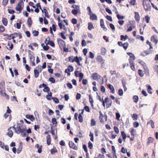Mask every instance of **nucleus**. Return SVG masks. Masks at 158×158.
Wrapping results in <instances>:
<instances>
[{
    "instance_id": "56",
    "label": "nucleus",
    "mask_w": 158,
    "mask_h": 158,
    "mask_svg": "<svg viewBox=\"0 0 158 158\" xmlns=\"http://www.w3.org/2000/svg\"><path fill=\"white\" fill-rule=\"evenodd\" d=\"M134 126L136 128L139 126V123L137 122H135L133 123Z\"/></svg>"
},
{
    "instance_id": "61",
    "label": "nucleus",
    "mask_w": 158,
    "mask_h": 158,
    "mask_svg": "<svg viewBox=\"0 0 158 158\" xmlns=\"http://www.w3.org/2000/svg\"><path fill=\"white\" fill-rule=\"evenodd\" d=\"M72 22L73 24H76L77 23V20L76 19H72Z\"/></svg>"
},
{
    "instance_id": "38",
    "label": "nucleus",
    "mask_w": 158,
    "mask_h": 158,
    "mask_svg": "<svg viewBox=\"0 0 158 158\" xmlns=\"http://www.w3.org/2000/svg\"><path fill=\"white\" fill-rule=\"evenodd\" d=\"M150 124L151 126L152 127V128H153L155 127V126L154 125V123L153 121L152 120H150V121L148 122V124Z\"/></svg>"
},
{
    "instance_id": "2",
    "label": "nucleus",
    "mask_w": 158,
    "mask_h": 158,
    "mask_svg": "<svg viewBox=\"0 0 158 158\" xmlns=\"http://www.w3.org/2000/svg\"><path fill=\"white\" fill-rule=\"evenodd\" d=\"M42 71L41 66H38L34 69V73L35 77L37 78L39 76V73Z\"/></svg>"
},
{
    "instance_id": "39",
    "label": "nucleus",
    "mask_w": 158,
    "mask_h": 158,
    "mask_svg": "<svg viewBox=\"0 0 158 158\" xmlns=\"http://www.w3.org/2000/svg\"><path fill=\"white\" fill-rule=\"evenodd\" d=\"M43 13H44V15L47 18H49V16L47 12V10H41Z\"/></svg>"
},
{
    "instance_id": "1",
    "label": "nucleus",
    "mask_w": 158,
    "mask_h": 158,
    "mask_svg": "<svg viewBox=\"0 0 158 158\" xmlns=\"http://www.w3.org/2000/svg\"><path fill=\"white\" fill-rule=\"evenodd\" d=\"M20 124H18L17 125L16 128H15L14 126L12 127V128L13 129L15 133L17 134H19L21 133V135L23 137H25L26 136V133L25 131H26V127L24 126V127L22 128V126H19Z\"/></svg>"
},
{
    "instance_id": "41",
    "label": "nucleus",
    "mask_w": 158,
    "mask_h": 158,
    "mask_svg": "<svg viewBox=\"0 0 158 158\" xmlns=\"http://www.w3.org/2000/svg\"><path fill=\"white\" fill-rule=\"evenodd\" d=\"M72 13L74 15H76L77 14H80V10H72Z\"/></svg>"
},
{
    "instance_id": "58",
    "label": "nucleus",
    "mask_w": 158,
    "mask_h": 158,
    "mask_svg": "<svg viewBox=\"0 0 158 158\" xmlns=\"http://www.w3.org/2000/svg\"><path fill=\"white\" fill-rule=\"evenodd\" d=\"M52 121L53 124H57L56 119L55 118H52Z\"/></svg>"
},
{
    "instance_id": "28",
    "label": "nucleus",
    "mask_w": 158,
    "mask_h": 158,
    "mask_svg": "<svg viewBox=\"0 0 158 158\" xmlns=\"http://www.w3.org/2000/svg\"><path fill=\"white\" fill-rule=\"evenodd\" d=\"M72 7L73 8V10H79L80 9L79 6H78L76 5H73L72 6Z\"/></svg>"
},
{
    "instance_id": "26",
    "label": "nucleus",
    "mask_w": 158,
    "mask_h": 158,
    "mask_svg": "<svg viewBox=\"0 0 158 158\" xmlns=\"http://www.w3.org/2000/svg\"><path fill=\"white\" fill-rule=\"evenodd\" d=\"M57 151L55 148H53L52 149L50 150V152L52 154H53L54 153L57 152Z\"/></svg>"
},
{
    "instance_id": "25",
    "label": "nucleus",
    "mask_w": 158,
    "mask_h": 158,
    "mask_svg": "<svg viewBox=\"0 0 158 158\" xmlns=\"http://www.w3.org/2000/svg\"><path fill=\"white\" fill-rule=\"evenodd\" d=\"M2 22L3 24V25L5 26H6L7 25V20L6 18H3L2 19Z\"/></svg>"
},
{
    "instance_id": "27",
    "label": "nucleus",
    "mask_w": 158,
    "mask_h": 158,
    "mask_svg": "<svg viewBox=\"0 0 158 158\" xmlns=\"http://www.w3.org/2000/svg\"><path fill=\"white\" fill-rule=\"evenodd\" d=\"M97 60L99 62H101L103 61V59L102 56H97Z\"/></svg>"
},
{
    "instance_id": "29",
    "label": "nucleus",
    "mask_w": 158,
    "mask_h": 158,
    "mask_svg": "<svg viewBox=\"0 0 158 158\" xmlns=\"http://www.w3.org/2000/svg\"><path fill=\"white\" fill-rule=\"evenodd\" d=\"M79 61V58L77 57V56H76L74 57L73 59V60H72V62H73L75 61V62H78V61Z\"/></svg>"
},
{
    "instance_id": "23",
    "label": "nucleus",
    "mask_w": 158,
    "mask_h": 158,
    "mask_svg": "<svg viewBox=\"0 0 158 158\" xmlns=\"http://www.w3.org/2000/svg\"><path fill=\"white\" fill-rule=\"evenodd\" d=\"M94 27L93 24L92 23H88V29L89 30H91L92 29L94 28Z\"/></svg>"
},
{
    "instance_id": "24",
    "label": "nucleus",
    "mask_w": 158,
    "mask_h": 158,
    "mask_svg": "<svg viewBox=\"0 0 158 158\" xmlns=\"http://www.w3.org/2000/svg\"><path fill=\"white\" fill-rule=\"evenodd\" d=\"M121 135L122 136L123 139L124 140V141L125 142L127 136L124 131H122L121 132Z\"/></svg>"
},
{
    "instance_id": "48",
    "label": "nucleus",
    "mask_w": 158,
    "mask_h": 158,
    "mask_svg": "<svg viewBox=\"0 0 158 158\" xmlns=\"http://www.w3.org/2000/svg\"><path fill=\"white\" fill-rule=\"evenodd\" d=\"M148 142H147V143L148 144H149L150 143H151L153 141V138L151 137H149L148 138Z\"/></svg>"
},
{
    "instance_id": "47",
    "label": "nucleus",
    "mask_w": 158,
    "mask_h": 158,
    "mask_svg": "<svg viewBox=\"0 0 158 158\" xmlns=\"http://www.w3.org/2000/svg\"><path fill=\"white\" fill-rule=\"evenodd\" d=\"M96 122L94 119H92L91 121V126H94L95 125Z\"/></svg>"
},
{
    "instance_id": "3",
    "label": "nucleus",
    "mask_w": 158,
    "mask_h": 158,
    "mask_svg": "<svg viewBox=\"0 0 158 158\" xmlns=\"http://www.w3.org/2000/svg\"><path fill=\"white\" fill-rule=\"evenodd\" d=\"M23 0H20L17 6L16 7V10H22L23 9Z\"/></svg>"
},
{
    "instance_id": "20",
    "label": "nucleus",
    "mask_w": 158,
    "mask_h": 158,
    "mask_svg": "<svg viewBox=\"0 0 158 158\" xmlns=\"http://www.w3.org/2000/svg\"><path fill=\"white\" fill-rule=\"evenodd\" d=\"M47 144L48 145H49L51 143V137L49 135H48L47 137Z\"/></svg>"
},
{
    "instance_id": "44",
    "label": "nucleus",
    "mask_w": 158,
    "mask_h": 158,
    "mask_svg": "<svg viewBox=\"0 0 158 158\" xmlns=\"http://www.w3.org/2000/svg\"><path fill=\"white\" fill-rule=\"evenodd\" d=\"M35 6H36V7H37V8H35V10H39L38 9L39 7L40 8V9L41 10H42L41 7V6H40V3H38L36 4Z\"/></svg>"
},
{
    "instance_id": "12",
    "label": "nucleus",
    "mask_w": 158,
    "mask_h": 158,
    "mask_svg": "<svg viewBox=\"0 0 158 158\" xmlns=\"http://www.w3.org/2000/svg\"><path fill=\"white\" fill-rule=\"evenodd\" d=\"M25 117L27 118L30 119L31 121H33L35 119V118L33 115L27 114L25 116Z\"/></svg>"
},
{
    "instance_id": "59",
    "label": "nucleus",
    "mask_w": 158,
    "mask_h": 158,
    "mask_svg": "<svg viewBox=\"0 0 158 158\" xmlns=\"http://www.w3.org/2000/svg\"><path fill=\"white\" fill-rule=\"evenodd\" d=\"M106 18L107 20L110 21H112V18L110 16L107 15L106 16Z\"/></svg>"
},
{
    "instance_id": "15",
    "label": "nucleus",
    "mask_w": 158,
    "mask_h": 158,
    "mask_svg": "<svg viewBox=\"0 0 158 158\" xmlns=\"http://www.w3.org/2000/svg\"><path fill=\"white\" fill-rule=\"evenodd\" d=\"M58 42L59 46H63V45H65V42L61 39H58L57 40Z\"/></svg>"
},
{
    "instance_id": "57",
    "label": "nucleus",
    "mask_w": 158,
    "mask_h": 158,
    "mask_svg": "<svg viewBox=\"0 0 158 158\" xmlns=\"http://www.w3.org/2000/svg\"><path fill=\"white\" fill-rule=\"evenodd\" d=\"M89 57L91 59H93L94 57V54L91 52H89Z\"/></svg>"
},
{
    "instance_id": "37",
    "label": "nucleus",
    "mask_w": 158,
    "mask_h": 158,
    "mask_svg": "<svg viewBox=\"0 0 158 158\" xmlns=\"http://www.w3.org/2000/svg\"><path fill=\"white\" fill-rule=\"evenodd\" d=\"M123 94V90L122 89H120L118 90V94L120 96H122Z\"/></svg>"
},
{
    "instance_id": "4",
    "label": "nucleus",
    "mask_w": 158,
    "mask_h": 158,
    "mask_svg": "<svg viewBox=\"0 0 158 158\" xmlns=\"http://www.w3.org/2000/svg\"><path fill=\"white\" fill-rule=\"evenodd\" d=\"M28 56L30 58V61L35 60V56H34V53L30 50H28Z\"/></svg>"
},
{
    "instance_id": "46",
    "label": "nucleus",
    "mask_w": 158,
    "mask_h": 158,
    "mask_svg": "<svg viewBox=\"0 0 158 158\" xmlns=\"http://www.w3.org/2000/svg\"><path fill=\"white\" fill-rule=\"evenodd\" d=\"M52 99L55 103H58L59 102V100L57 98L54 97Z\"/></svg>"
},
{
    "instance_id": "35",
    "label": "nucleus",
    "mask_w": 158,
    "mask_h": 158,
    "mask_svg": "<svg viewBox=\"0 0 158 158\" xmlns=\"http://www.w3.org/2000/svg\"><path fill=\"white\" fill-rule=\"evenodd\" d=\"M67 69L69 72H72L73 70V68L71 65H69Z\"/></svg>"
},
{
    "instance_id": "17",
    "label": "nucleus",
    "mask_w": 158,
    "mask_h": 158,
    "mask_svg": "<svg viewBox=\"0 0 158 158\" xmlns=\"http://www.w3.org/2000/svg\"><path fill=\"white\" fill-rule=\"evenodd\" d=\"M156 35H153L151 38V41L154 42L156 44L157 43L158 40L156 39Z\"/></svg>"
},
{
    "instance_id": "11",
    "label": "nucleus",
    "mask_w": 158,
    "mask_h": 158,
    "mask_svg": "<svg viewBox=\"0 0 158 158\" xmlns=\"http://www.w3.org/2000/svg\"><path fill=\"white\" fill-rule=\"evenodd\" d=\"M129 63L131 66V69L133 70H135V68L134 67V64L133 61L131 59H129Z\"/></svg>"
},
{
    "instance_id": "16",
    "label": "nucleus",
    "mask_w": 158,
    "mask_h": 158,
    "mask_svg": "<svg viewBox=\"0 0 158 158\" xmlns=\"http://www.w3.org/2000/svg\"><path fill=\"white\" fill-rule=\"evenodd\" d=\"M5 89L4 82L2 81L0 83V91L4 90Z\"/></svg>"
},
{
    "instance_id": "22",
    "label": "nucleus",
    "mask_w": 158,
    "mask_h": 158,
    "mask_svg": "<svg viewBox=\"0 0 158 158\" xmlns=\"http://www.w3.org/2000/svg\"><path fill=\"white\" fill-rule=\"evenodd\" d=\"M128 38V36L127 35H125V36L122 35L120 36V40H125Z\"/></svg>"
},
{
    "instance_id": "18",
    "label": "nucleus",
    "mask_w": 158,
    "mask_h": 158,
    "mask_svg": "<svg viewBox=\"0 0 158 158\" xmlns=\"http://www.w3.org/2000/svg\"><path fill=\"white\" fill-rule=\"evenodd\" d=\"M135 14V18L136 21H139L140 20V17L139 13L136 12H134Z\"/></svg>"
},
{
    "instance_id": "50",
    "label": "nucleus",
    "mask_w": 158,
    "mask_h": 158,
    "mask_svg": "<svg viewBox=\"0 0 158 158\" xmlns=\"http://www.w3.org/2000/svg\"><path fill=\"white\" fill-rule=\"evenodd\" d=\"M133 120H137V115L136 114H134L133 115Z\"/></svg>"
},
{
    "instance_id": "8",
    "label": "nucleus",
    "mask_w": 158,
    "mask_h": 158,
    "mask_svg": "<svg viewBox=\"0 0 158 158\" xmlns=\"http://www.w3.org/2000/svg\"><path fill=\"white\" fill-rule=\"evenodd\" d=\"M11 128H12V127H10L8 129V132L7 133V135L10 138L12 137L13 135V132L11 130H10Z\"/></svg>"
},
{
    "instance_id": "7",
    "label": "nucleus",
    "mask_w": 158,
    "mask_h": 158,
    "mask_svg": "<svg viewBox=\"0 0 158 158\" xmlns=\"http://www.w3.org/2000/svg\"><path fill=\"white\" fill-rule=\"evenodd\" d=\"M92 77H93L94 80H98L100 78L101 76L97 73H95L92 74Z\"/></svg>"
},
{
    "instance_id": "5",
    "label": "nucleus",
    "mask_w": 158,
    "mask_h": 158,
    "mask_svg": "<svg viewBox=\"0 0 158 158\" xmlns=\"http://www.w3.org/2000/svg\"><path fill=\"white\" fill-rule=\"evenodd\" d=\"M69 147L75 150H77V147L74 143L72 141H69Z\"/></svg>"
},
{
    "instance_id": "9",
    "label": "nucleus",
    "mask_w": 158,
    "mask_h": 158,
    "mask_svg": "<svg viewBox=\"0 0 158 158\" xmlns=\"http://www.w3.org/2000/svg\"><path fill=\"white\" fill-rule=\"evenodd\" d=\"M152 51L151 50H149L148 51H145L143 52H142L141 54V55L143 56H147L150 53H152Z\"/></svg>"
},
{
    "instance_id": "42",
    "label": "nucleus",
    "mask_w": 158,
    "mask_h": 158,
    "mask_svg": "<svg viewBox=\"0 0 158 158\" xmlns=\"http://www.w3.org/2000/svg\"><path fill=\"white\" fill-rule=\"evenodd\" d=\"M128 46V44L127 43H124L123 45V46L125 49H126L127 48Z\"/></svg>"
},
{
    "instance_id": "14",
    "label": "nucleus",
    "mask_w": 158,
    "mask_h": 158,
    "mask_svg": "<svg viewBox=\"0 0 158 158\" xmlns=\"http://www.w3.org/2000/svg\"><path fill=\"white\" fill-rule=\"evenodd\" d=\"M90 19L92 20H98L97 16L94 14L91 15Z\"/></svg>"
},
{
    "instance_id": "21",
    "label": "nucleus",
    "mask_w": 158,
    "mask_h": 158,
    "mask_svg": "<svg viewBox=\"0 0 158 158\" xmlns=\"http://www.w3.org/2000/svg\"><path fill=\"white\" fill-rule=\"evenodd\" d=\"M32 21L30 17L28 18L27 21V23L29 27H30L32 25Z\"/></svg>"
},
{
    "instance_id": "30",
    "label": "nucleus",
    "mask_w": 158,
    "mask_h": 158,
    "mask_svg": "<svg viewBox=\"0 0 158 158\" xmlns=\"http://www.w3.org/2000/svg\"><path fill=\"white\" fill-rule=\"evenodd\" d=\"M39 32L38 31L34 30L32 32V34L34 36H37L39 35Z\"/></svg>"
},
{
    "instance_id": "60",
    "label": "nucleus",
    "mask_w": 158,
    "mask_h": 158,
    "mask_svg": "<svg viewBox=\"0 0 158 158\" xmlns=\"http://www.w3.org/2000/svg\"><path fill=\"white\" fill-rule=\"evenodd\" d=\"M84 109L87 112H90V110H89V107L87 106H85L84 107Z\"/></svg>"
},
{
    "instance_id": "40",
    "label": "nucleus",
    "mask_w": 158,
    "mask_h": 158,
    "mask_svg": "<svg viewBox=\"0 0 158 158\" xmlns=\"http://www.w3.org/2000/svg\"><path fill=\"white\" fill-rule=\"evenodd\" d=\"M117 17L119 20L123 19H124V16L121 15L119 14H117Z\"/></svg>"
},
{
    "instance_id": "13",
    "label": "nucleus",
    "mask_w": 158,
    "mask_h": 158,
    "mask_svg": "<svg viewBox=\"0 0 158 158\" xmlns=\"http://www.w3.org/2000/svg\"><path fill=\"white\" fill-rule=\"evenodd\" d=\"M22 148L23 146L22 143H20L19 145V148L17 149V153L18 154H19L21 152Z\"/></svg>"
},
{
    "instance_id": "34",
    "label": "nucleus",
    "mask_w": 158,
    "mask_h": 158,
    "mask_svg": "<svg viewBox=\"0 0 158 158\" xmlns=\"http://www.w3.org/2000/svg\"><path fill=\"white\" fill-rule=\"evenodd\" d=\"M79 121L80 123H82L83 121V117L81 114H79L78 117Z\"/></svg>"
},
{
    "instance_id": "36",
    "label": "nucleus",
    "mask_w": 158,
    "mask_h": 158,
    "mask_svg": "<svg viewBox=\"0 0 158 158\" xmlns=\"http://www.w3.org/2000/svg\"><path fill=\"white\" fill-rule=\"evenodd\" d=\"M88 147L90 149L93 148V144L90 141H89L88 143Z\"/></svg>"
},
{
    "instance_id": "49",
    "label": "nucleus",
    "mask_w": 158,
    "mask_h": 158,
    "mask_svg": "<svg viewBox=\"0 0 158 158\" xmlns=\"http://www.w3.org/2000/svg\"><path fill=\"white\" fill-rule=\"evenodd\" d=\"M102 53V55H104L106 54V50L105 48H102L101 49Z\"/></svg>"
},
{
    "instance_id": "63",
    "label": "nucleus",
    "mask_w": 158,
    "mask_h": 158,
    "mask_svg": "<svg viewBox=\"0 0 158 158\" xmlns=\"http://www.w3.org/2000/svg\"><path fill=\"white\" fill-rule=\"evenodd\" d=\"M114 131L117 134H118L119 133V130L117 127H116V126L114 127Z\"/></svg>"
},
{
    "instance_id": "54",
    "label": "nucleus",
    "mask_w": 158,
    "mask_h": 158,
    "mask_svg": "<svg viewBox=\"0 0 158 158\" xmlns=\"http://www.w3.org/2000/svg\"><path fill=\"white\" fill-rule=\"evenodd\" d=\"M8 1V0H3L2 1V5L4 6H6Z\"/></svg>"
},
{
    "instance_id": "51",
    "label": "nucleus",
    "mask_w": 158,
    "mask_h": 158,
    "mask_svg": "<svg viewBox=\"0 0 158 158\" xmlns=\"http://www.w3.org/2000/svg\"><path fill=\"white\" fill-rule=\"evenodd\" d=\"M49 81L53 83H54L55 82V81L54 78L52 77H51L49 79Z\"/></svg>"
},
{
    "instance_id": "6",
    "label": "nucleus",
    "mask_w": 158,
    "mask_h": 158,
    "mask_svg": "<svg viewBox=\"0 0 158 158\" xmlns=\"http://www.w3.org/2000/svg\"><path fill=\"white\" fill-rule=\"evenodd\" d=\"M100 26L103 29V30L106 31L107 30V28L104 26V23L103 19H101L100 21Z\"/></svg>"
},
{
    "instance_id": "10",
    "label": "nucleus",
    "mask_w": 158,
    "mask_h": 158,
    "mask_svg": "<svg viewBox=\"0 0 158 158\" xmlns=\"http://www.w3.org/2000/svg\"><path fill=\"white\" fill-rule=\"evenodd\" d=\"M107 86L110 89V92L111 93L113 94L115 93V89L112 85L110 84H108L107 85Z\"/></svg>"
},
{
    "instance_id": "64",
    "label": "nucleus",
    "mask_w": 158,
    "mask_h": 158,
    "mask_svg": "<svg viewBox=\"0 0 158 158\" xmlns=\"http://www.w3.org/2000/svg\"><path fill=\"white\" fill-rule=\"evenodd\" d=\"M145 18L146 20V22L148 23L149 22V20L150 19V17L148 15L146 16L145 17Z\"/></svg>"
},
{
    "instance_id": "33",
    "label": "nucleus",
    "mask_w": 158,
    "mask_h": 158,
    "mask_svg": "<svg viewBox=\"0 0 158 158\" xmlns=\"http://www.w3.org/2000/svg\"><path fill=\"white\" fill-rule=\"evenodd\" d=\"M138 97L137 96L135 95L133 97V99L134 100L133 101L135 103H137L138 100Z\"/></svg>"
},
{
    "instance_id": "31",
    "label": "nucleus",
    "mask_w": 158,
    "mask_h": 158,
    "mask_svg": "<svg viewBox=\"0 0 158 158\" xmlns=\"http://www.w3.org/2000/svg\"><path fill=\"white\" fill-rule=\"evenodd\" d=\"M89 102L92 104V105H93V103H94L93 99L92 97V96L90 94L89 95Z\"/></svg>"
},
{
    "instance_id": "45",
    "label": "nucleus",
    "mask_w": 158,
    "mask_h": 158,
    "mask_svg": "<svg viewBox=\"0 0 158 158\" xmlns=\"http://www.w3.org/2000/svg\"><path fill=\"white\" fill-rule=\"evenodd\" d=\"M50 90V89L48 86H46L44 87V89H43V91L45 92H48Z\"/></svg>"
},
{
    "instance_id": "19",
    "label": "nucleus",
    "mask_w": 158,
    "mask_h": 158,
    "mask_svg": "<svg viewBox=\"0 0 158 158\" xmlns=\"http://www.w3.org/2000/svg\"><path fill=\"white\" fill-rule=\"evenodd\" d=\"M145 2V1H143V6H144V9H145V10H148V9H149L150 8V5L149 4H148L147 5H145V4H144Z\"/></svg>"
},
{
    "instance_id": "32",
    "label": "nucleus",
    "mask_w": 158,
    "mask_h": 158,
    "mask_svg": "<svg viewBox=\"0 0 158 158\" xmlns=\"http://www.w3.org/2000/svg\"><path fill=\"white\" fill-rule=\"evenodd\" d=\"M138 73L139 75L141 77H142L144 75V73H143L142 70L141 69H139L138 70Z\"/></svg>"
},
{
    "instance_id": "62",
    "label": "nucleus",
    "mask_w": 158,
    "mask_h": 158,
    "mask_svg": "<svg viewBox=\"0 0 158 158\" xmlns=\"http://www.w3.org/2000/svg\"><path fill=\"white\" fill-rule=\"evenodd\" d=\"M81 94L79 93H77L76 94V99L77 100H79L81 98Z\"/></svg>"
},
{
    "instance_id": "55",
    "label": "nucleus",
    "mask_w": 158,
    "mask_h": 158,
    "mask_svg": "<svg viewBox=\"0 0 158 158\" xmlns=\"http://www.w3.org/2000/svg\"><path fill=\"white\" fill-rule=\"evenodd\" d=\"M67 86L70 89H71L73 88V86L72 84L70 82L67 83Z\"/></svg>"
},
{
    "instance_id": "53",
    "label": "nucleus",
    "mask_w": 158,
    "mask_h": 158,
    "mask_svg": "<svg viewBox=\"0 0 158 158\" xmlns=\"http://www.w3.org/2000/svg\"><path fill=\"white\" fill-rule=\"evenodd\" d=\"M83 148L84 149V151L86 152L87 153L88 152V149H87L86 145H85V144L83 145Z\"/></svg>"
},
{
    "instance_id": "52",
    "label": "nucleus",
    "mask_w": 158,
    "mask_h": 158,
    "mask_svg": "<svg viewBox=\"0 0 158 158\" xmlns=\"http://www.w3.org/2000/svg\"><path fill=\"white\" fill-rule=\"evenodd\" d=\"M6 47L7 49L9 50L10 51H11L13 48V45L11 43L10 46L9 47V48H8L7 46H6Z\"/></svg>"
},
{
    "instance_id": "43",
    "label": "nucleus",
    "mask_w": 158,
    "mask_h": 158,
    "mask_svg": "<svg viewBox=\"0 0 158 158\" xmlns=\"http://www.w3.org/2000/svg\"><path fill=\"white\" fill-rule=\"evenodd\" d=\"M65 33V32L63 31L60 33L61 36L64 40H65L66 38V37L64 35Z\"/></svg>"
}]
</instances>
